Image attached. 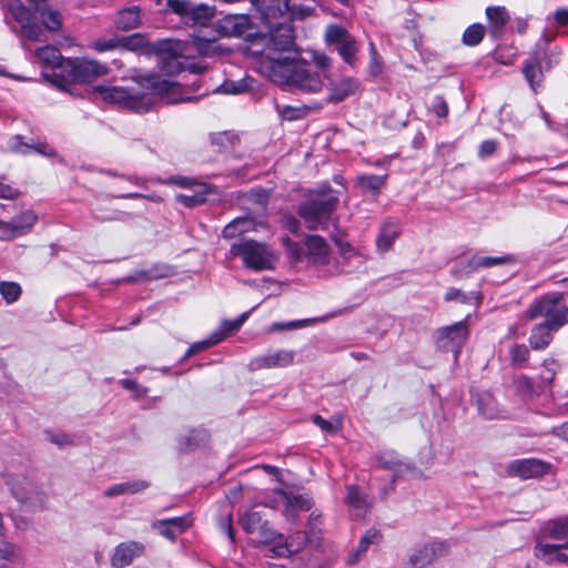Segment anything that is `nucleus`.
I'll return each instance as SVG.
<instances>
[{"instance_id": "53", "label": "nucleus", "mask_w": 568, "mask_h": 568, "mask_svg": "<svg viewBox=\"0 0 568 568\" xmlns=\"http://www.w3.org/2000/svg\"><path fill=\"white\" fill-rule=\"evenodd\" d=\"M172 274V270L168 265H156L146 271V276L151 280L163 278L170 276Z\"/></svg>"}, {"instance_id": "10", "label": "nucleus", "mask_w": 568, "mask_h": 568, "mask_svg": "<svg viewBox=\"0 0 568 568\" xmlns=\"http://www.w3.org/2000/svg\"><path fill=\"white\" fill-rule=\"evenodd\" d=\"M548 534L557 544H538L536 556L546 561H568V556L560 551L561 548H568V518L552 523Z\"/></svg>"}, {"instance_id": "38", "label": "nucleus", "mask_w": 568, "mask_h": 568, "mask_svg": "<svg viewBox=\"0 0 568 568\" xmlns=\"http://www.w3.org/2000/svg\"><path fill=\"white\" fill-rule=\"evenodd\" d=\"M485 36V27L480 23H474L466 28L463 33V43L468 47L478 45Z\"/></svg>"}, {"instance_id": "30", "label": "nucleus", "mask_w": 568, "mask_h": 568, "mask_svg": "<svg viewBox=\"0 0 568 568\" xmlns=\"http://www.w3.org/2000/svg\"><path fill=\"white\" fill-rule=\"evenodd\" d=\"M34 55L40 62H43L45 65L51 67L53 69H60L61 75L63 77V64L67 63V60L63 59L59 49L52 45L40 47L36 49Z\"/></svg>"}, {"instance_id": "20", "label": "nucleus", "mask_w": 568, "mask_h": 568, "mask_svg": "<svg viewBox=\"0 0 568 568\" xmlns=\"http://www.w3.org/2000/svg\"><path fill=\"white\" fill-rule=\"evenodd\" d=\"M295 355L291 349H277L254 357L250 366L252 369L284 368L294 363Z\"/></svg>"}, {"instance_id": "24", "label": "nucleus", "mask_w": 568, "mask_h": 568, "mask_svg": "<svg viewBox=\"0 0 568 568\" xmlns=\"http://www.w3.org/2000/svg\"><path fill=\"white\" fill-rule=\"evenodd\" d=\"M361 87L358 79L353 77H343L337 81L328 83V102L339 103L351 95H354Z\"/></svg>"}, {"instance_id": "49", "label": "nucleus", "mask_w": 568, "mask_h": 568, "mask_svg": "<svg viewBox=\"0 0 568 568\" xmlns=\"http://www.w3.org/2000/svg\"><path fill=\"white\" fill-rule=\"evenodd\" d=\"M47 437L48 439L54 444L55 446L62 448V447H65V446H69V445H72L73 444V439L70 435L65 434V433H51V432H47Z\"/></svg>"}, {"instance_id": "13", "label": "nucleus", "mask_w": 568, "mask_h": 568, "mask_svg": "<svg viewBox=\"0 0 568 568\" xmlns=\"http://www.w3.org/2000/svg\"><path fill=\"white\" fill-rule=\"evenodd\" d=\"M12 496L28 508L42 504L43 495L38 485L30 478L22 475H10L7 479Z\"/></svg>"}, {"instance_id": "29", "label": "nucleus", "mask_w": 568, "mask_h": 568, "mask_svg": "<svg viewBox=\"0 0 568 568\" xmlns=\"http://www.w3.org/2000/svg\"><path fill=\"white\" fill-rule=\"evenodd\" d=\"M477 406L479 413L486 419H505L509 417L506 410L499 408L498 403L489 393H483L478 396Z\"/></svg>"}, {"instance_id": "54", "label": "nucleus", "mask_w": 568, "mask_h": 568, "mask_svg": "<svg viewBox=\"0 0 568 568\" xmlns=\"http://www.w3.org/2000/svg\"><path fill=\"white\" fill-rule=\"evenodd\" d=\"M313 61L315 65L322 71L327 70L332 64V59L323 52H314Z\"/></svg>"}, {"instance_id": "63", "label": "nucleus", "mask_w": 568, "mask_h": 568, "mask_svg": "<svg viewBox=\"0 0 568 568\" xmlns=\"http://www.w3.org/2000/svg\"><path fill=\"white\" fill-rule=\"evenodd\" d=\"M115 215H116V212H110L109 214H106L105 212H102L101 209H95L92 212L93 219L99 222L114 221V220H116Z\"/></svg>"}, {"instance_id": "58", "label": "nucleus", "mask_w": 568, "mask_h": 568, "mask_svg": "<svg viewBox=\"0 0 568 568\" xmlns=\"http://www.w3.org/2000/svg\"><path fill=\"white\" fill-rule=\"evenodd\" d=\"M496 148H497L496 141L485 140L480 144L479 155L483 158L489 156V155L494 154V152L496 151Z\"/></svg>"}, {"instance_id": "14", "label": "nucleus", "mask_w": 568, "mask_h": 568, "mask_svg": "<svg viewBox=\"0 0 568 568\" xmlns=\"http://www.w3.org/2000/svg\"><path fill=\"white\" fill-rule=\"evenodd\" d=\"M275 493L278 496V499H268L264 501L263 505L273 509L283 505V514L288 520L295 521L298 518L300 511H307L313 506L312 499L306 495L292 494L282 489H278Z\"/></svg>"}, {"instance_id": "52", "label": "nucleus", "mask_w": 568, "mask_h": 568, "mask_svg": "<svg viewBox=\"0 0 568 568\" xmlns=\"http://www.w3.org/2000/svg\"><path fill=\"white\" fill-rule=\"evenodd\" d=\"M282 540H283V538L280 539L277 537L276 540L273 542L274 545L271 546V547H267L265 549V554H264L265 558H275V557H284V558H286V557L292 556L291 554H285V552L282 554L281 548H284L286 546L285 542L284 544L277 542V541H282Z\"/></svg>"}, {"instance_id": "59", "label": "nucleus", "mask_w": 568, "mask_h": 568, "mask_svg": "<svg viewBox=\"0 0 568 568\" xmlns=\"http://www.w3.org/2000/svg\"><path fill=\"white\" fill-rule=\"evenodd\" d=\"M313 422L315 425H317L322 430L326 433H335L337 430V428L331 422L326 420L320 415H315L313 417Z\"/></svg>"}, {"instance_id": "51", "label": "nucleus", "mask_w": 568, "mask_h": 568, "mask_svg": "<svg viewBox=\"0 0 568 568\" xmlns=\"http://www.w3.org/2000/svg\"><path fill=\"white\" fill-rule=\"evenodd\" d=\"M120 38H111L108 40H98L92 44V48L99 52H105L113 50L118 47H121L120 44Z\"/></svg>"}, {"instance_id": "4", "label": "nucleus", "mask_w": 568, "mask_h": 568, "mask_svg": "<svg viewBox=\"0 0 568 568\" xmlns=\"http://www.w3.org/2000/svg\"><path fill=\"white\" fill-rule=\"evenodd\" d=\"M94 92L105 102L138 113L146 112L152 104L151 99L140 89L139 84L131 87L98 85L94 88Z\"/></svg>"}, {"instance_id": "48", "label": "nucleus", "mask_w": 568, "mask_h": 568, "mask_svg": "<svg viewBox=\"0 0 568 568\" xmlns=\"http://www.w3.org/2000/svg\"><path fill=\"white\" fill-rule=\"evenodd\" d=\"M243 223H248L245 217H236L231 221L222 231V235L225 239H233L241 235L240 226Z\"/></svg>"}, {"instance_id": "33", "label": "nucleus", "mask_w": 568, "mask_h": 568, "mask_svg": "<svg viewBox=\"0 0 568 568\" xmlns=\"http://www.w3.org/2000/svg\"><path fill=\"white\" fill-rule=\"evenodd\" d=\"M347 495L345 497L346 504L352 507L356 516H363L367 513V510L371 507V503L367 498V496L359 491L358 487L356 486H347L346 487Z\"/></svg>"}, {"instance_id": "43", "label": "nucleus", "mask_w": 568, "mask_h": 568, "mask_svg": "<svg viewBox=\"0 0 568 568\" xmlns=\"http://www.w3.org/2000/svg\"><path fill=\"white\" fill-rule=\"evenodd\" d=\"M282 244L285 247L286 254L291 258V261L295 263L303 261V258L305 257V250L300 243L294 242L288 237H283Z\"/></svg>"}, {"instance_id": "31", "label": "nucleus", "mask_w": 568, "mask_h": 568, "mask_svg": "<svg viewBox=\"0 0 568 568\" xmlns=\"http://www.w3.org/2000/svg\"><path fill=\"white\" fill-rule=\"evenodd\" d=\"M209 194V185L205 183H194V189L186 193L179 194L178 201L186 207H194L205 203Z\"/></svg>"}, {"instance_id": "21", "label": "nucleus", "mask_w": 568, "mask_h": 568, "mask_svg": "<svg viewBox=\"0 0 568 568\" xmlns=\"http://www.w3.org/2000/svg\"><path fill=\"white\" fill-rule=\"evenodd\" d=\"M183 45L180 41L164 39L153 45V51L161 58L163 70L174 72L180 69L179 57L182 54Z\"/></svg>"}, {"instance_id": "44", "label": "nucleus", "mask_w": 568, "mask_h": 568, "mask_svg": "<svg viewBox=\"0 0 568 568\" xmlns=\"http://www.w3.org/2000/svg\"><path fill=\"white\" fill-rule=\"evenodd\" d=\"M120 44L122 48L136 51L146 47L148 42L144 36L134 33L120 38Z\"/></svg>"}, {"instance_id": "27", "label": "nucleus", "mask_w": 568, "mask_h": 568, "mask_svg": "<svg viewBox=\"0 0 568 568\" xmlns=\"http://www.w3.org/2000/svg\"><path fill=\"white\" fill-rule=\"evenodd\" d=\"M488 20V32L493 38H500L504 34L505 27L510 21V14L506 7L490 6L486 8Z\"/></svg>"}, {"instance_id": "15", "label": "nucleus", "mask_w": 568, "mask_h": 568, "mask_svg": "<svg viewBox=\"0 0 568 568\" xmlns=\"http://www.w3.org/2000/svg\"><path fill=\"white\" fill-rule=\"evenodd\" d=\"M468 337L466 321H460L437 331V346L446 352H453L455 359Z\"/></svg>"}, {"instance_id": "23", "label": "nucleus", "mask_w": 568, "mask_h": 568, "mask_svg": "<svg viewBox=\"0 0 568 568\" xmlns=\"http://www.w3.org/2000/svg\"><path fill=\"white\" fill-rule=\"evenodd\" d=\"M402 233L400 224L398 221L387 219L382 222L378 234L375 240L376 248L379 254L389 252L396 240Z\"/></svg>"}, {"instance_id": "26", "label": "nucleus", "mask_w": 568, "mask_h": 568, "mask_svg": "<svg viewBox=\"0 0 568 568\" xmlns=\"http://www.w3.org/2000/svg\"><path fill=\"white\" fill-rule=\"evenodd\" d=\"M143 551L144 546L140 542H122L114 549L111 564L115 568L126 567L133 561L134 558L141 556Z\"/></svg>"}, {"instance_id": "55", "label": "nucleus", "mask_w": 568, "mask_h": 568, "mask_svg": "<svg viewBox=\"0 0 568 568\" xmlns=\"http://www.w3.org/2000/svg\"><path fill=\"white\" fill-rule=\"evenodd\" d=\"M282 225L285 230H287L288 232H291L293 234L300 233L301 223L296 217H294L292 215H285L283 217Z\"/></svg>"}, {"instance_id": "18", "label": "nucleus", "mask_w": 568, "mask_h": 568, "mask_svg": "<svg viewBox=\"0 0 568 568\" xmlns=\"http://www.w3.org/2000/svg\"><path fill=\"white\" fill-rule=\"evenodd\" d=\"M38 217L32 211H26L10 222L0 220V240L11 241L27 234L36 224Z\"/></svg>"}, {"instance_id": "46", "label": "nucleus", "mask_w": 568, "mask_h": 568, "mask_svg": "<svg viewBox=\"0 0 568 568\" xmlns=\"http://www.w3.org/2000/svg\"><path fill=\"white\" fill-rule=\"evenodd\" d=\"M510 357H511V362L514 364L524 365L528 361L529 351H528L527 346L524 344L514 345L510 348Z\"/></svg>"}, {"instance_id": "40", "label": "nucleus", "mask_w": 568, "mask_h": 568, "mask_svg": "<svg viewBox=\"0 0 568 568\" xmlns=\"http://www.w3.org/2000/svg\"><path fill=\"white\" fill-rule=\"evenodd\" d=\"M381 535L375 529H369L361 538L357 549L354 554V558L349 560V564H355L368 549V547L375 544L379 539Z\"/></svg>"}, {"instance_id": "34", "label": "nucleus", "mask_w": 568, "mask_h": 568, "mask_svg": "<svg viewBox=\"0 0 568 568\" xmlns=\"http://www.w3.org/2000/svg\"><path fill=\"white\" fill-rule=\"evenodd\" d=\"M557 329L550 328L547 324H538L536 325L529 337V345L532 349L541 351L545 349L552 339V332Z\"/></svg>"}, {"instance_id": "8", "label": "nucleus", "mask_w": 568, "mask_h": 568, "mask_svg": "<svg viewBox=\"0 0 568 568\" xmlns=\"http://www.w3.org/2000/svg\"><path fill=\"white\" fill-rule=\"evenodd\" d=\"M324 42L327 47L334 48L344 63L351 68L356 67L361 47L345 27L337 23L328 24L324 32Z\"/></svg>"}, {"instance_id": "35", "label": "nucleus", "mask_w": 568, "mask_h": 568, "mask_svg": "<svg viewBox=\"0 0 568 568\" xmlns=\"http://www.w3.org/2000/svg\"><path fill=\"white\" fill-rule=\"evenodd\" d=\"M357 184L364 191L377 195L386 184L387 174H362L357 176Z\"/></svg>"}, {"instance_id": "2", "label": "nucleus", "mask_w": 568, "mask_h": 568, "mask_svg": "<svg viewBox=\"0 0 568 568\" xmlns=\"http://www.w3.org/2000/svg\"><path fill=\"white\" fill-rule=\"evenodd\" d=\"M251 29L247 14H226L219 19L209 36L193 34L192 43L199 54L213 57L220 54L219 38H240Z\"/></svg>"}, {"instance_id": "57", "label": "nucleus", "mask_w": 568, "mask_h": 568, "mask_svg": "<svg viewBox=\"0 0 568 568\" xmlns=\"http://www.w3.org/2000/svg\"><path fill=\"white\" fill-rule=\"evenodd\" d=\"M19 194L17 189L0 182V199L14 200Z\"/></svg>"}, {"instance_id": "9", "label": "nucleus", "mask_w": 568, "mask_h": 568, "mask_svg": "<svg viewBox=\"0 0 568 568\" xmlns=\"http://www.w3.org/2000/svg\"><path fill=\"white\" fill-rule=\"evenodd\" d=\"M297 0H261L260 11L261 18L265 26H273L285 20V16L291 13L292 17L307 16L313 7L311 4H300Z\"/></svg>"}, {"instance_id": "36", "label": "nucleus", "mask_w": 568, "mask_h": 568, "mask_svg": "<svg viewBox=\"0 0 568 568\" xmlns=\"http://www.w3.org/2000/svg\"><path fill=\"white\" fill-rule=\"evenodd\" d=\"M115 23L122 30H131L139 27L141 23L139 8L131 7L119 11Z\"/></svg>"}, {"instance_id": "25", "label": "nucleus", "mask_w": 568, "mask_h": 568, "mask_svg": "<svg viewBox=\"0 0 568 568\" xmlns=\"http://www.w3.org/2000/svg\"><path fill=\"white\" fill-rule=\"evenodd\" d=\"M329 246L326 241L318 235H307L305 237V258L316 265L328 263Z\"/></svg>"}, {"instance_id": "17", "label": "nucleus", "mask_w": 568, "mask_h": 568, "mask_svg": "<svg viewBox=\"0 0 568 568\" xmlns=\"http://www.w3.org/2000/svg\"><path fill=\"white\" fill-rule=\"evenodd\" d=\"M239 523L246 532L258 534L264 542H274L277 537L282 539V535L272 530L268 521L264 519V515L258 510H248L240 518Z\"/></svg>"}, {"instance_id": "50", "label": "nucleus", "mask_w": 568, "mask_h": 568, "mask_svg": "<svg viewBox=\"0 0 568 568\" xmlns=\"http://www.w3.org/2000/svg\"><path fill=\"white\" fill-rule=\"evenodd\" d=\"M19 555V549L16 545L10 542H0V559L13 560Z\"/></svg>"}, {"instance_id": "28", "label": "nucleus", "mask_w": 568, "mask_h": 568, "mask_svg": "<svg viewBox=\"0 0 568 568\" xmlns=\"http://www.w3.org/2000/svg\"><path fill=\"white\" fill-rule=\"evenodd\" d=\"M150 487V483L144 479H132L124 483H119L108 487L103 495L109 498L134 495L141 493Z\"/></svg>"}, {"instance_id": "11", "label": "nucleus", "mask_w": 568, "mask_h": 568, "mask_svg": "<svg viewBox=\"0 0 568 568\" xmlns=\"http://www.w3.org/2000/svg\"><path fill=\"white\" fill-rule=\"evenodd\" d=\"M108 72L105 64L90 59H68L63 64V77L72 82H91Z\"/></svg>"}, {"instance_id": "37", "label": "nucleus", "mask_w": 568, "mask_h": 568, "mask_svg": "<svg viewBox=\"0 0 568 568\" xmlns=\"http://www.w3.org/2000/svg\"><path fill=\"white\" fill-rule=\"evenodd\" d=\"M523 72L530 88L536 92L540 87L542 79V71L539 60L537 58H532L526 61L523 68Z\"/></svg>"}, {"instance_id": "6", "label": "nucleus", "mask_w": 568, "mask_h": 568, "mask_svg": "<svg viewBox=\"0 0 568 568\" xmlns=\"http://www.w3.org/2000/svg\"><path fill=\"white\" fill-rule=\"evenodd\" d=\"M230 254L241 257L243 264L254 271L272 270L275 262L274 253L266 244L248 239L234 242Z\"/></svg>"}, {"instance_id": "45", "label": "nucleus", "mask_w": 568, "mask_h": 568, "mask_svg": "<svg viewBox=\"0 0 568 568\" xmlns=\"http://www.w3.org/2000/svg\"><path fill=\"white\" fill-rule=\"evenodd\" d=\"M222 339H223V334L214 333L209 338L191 345L186 352V356H192L199 352L205 351L209 347L220 343Z\"/></svg>"}, {"instance_id": "16", "label": "nucleus", "mask_w": 568, "mask_h": 568, "mask_svg": "<svg viewBox=\"0 0 568 568\" xmlns=\"http://www.w3.org/2000/svg\"><path fill=\"white\" fill-rule=\"evenodd\" d=\"M449 551L445 541L434 540L415 549L404 568H430L433 562Z\"/></svg>"}, {"instance_id": "12", "label": "nucleus", "mask_w": 568, "mask_h": 568, "mask_svg": "<svg viewBox=\"0 0 568 568\" xmlns=\"http://www.w3.org/2000/svg\"><path fill=\"white\" fill-rule=\"evenodd\" d=\"M175 14L191 28H209L215 17V7L205 3H194L190 0H182L176 3Z\"/></svg>"}, {"instance_id": "47", "label": "nucleus", "mask_w": 568, "mask_h": 568, "mask_svg": "<svg viewBox=\"0 0 568 568\" xmlns=\"http://www.w3.org/2000/svg\"><path fill=\"white\" fill-rule=\"evenodd\" d=\"M44 31L34 22H30L21 30V37L30 41H42Z\"/></svg>"}, {"instance_id": "3", "label": "nucleus", "mask_w": 568, "mask_h": 568, "mask_svg": "<svg viewBox=\"0 0 568 568\" xmlns=\"http://www.w3.org/2000/svg\"><path fill=\"white\" fill-rule=\"evenodd\" d=\"M339 200L336 192L327 186L318 190L311 199L302 202L297 213L308 230L324 229Z\"/></svg>"}, {"instance_id": "62", "label": "nucleus", "mask_w": 568, "mask_h": 568, "mask_svg": "<svg viewBox=\"0 0 568 568\" xmlns=\"http://www.w3.org/2000/svg\"><path fill=\"white\" fill-rule=\"evenodd\" d=\"M341 257L347 261L351 257H357V252L348 243H338Z\"/></svg>"}, {"instance_id": "61", "label": "nucleus", "mask_w": 568, "mask_h": 568, "mask_svg": "<svg viewBox=\"0 0 568 568\" xmlns=\"http://www.w3.org/2000/svg\"><path fill=\"white\" fill-rule=\"evenodd\" d=\"M154 2L161 11H171L175 13L176 3H181L182 0H154Z\"/></svg>"}, {"instance_id": "5", "label": "nucleus", "mask_w": 568, "mask_h": 568, "mask_svg": "<svg viewBox=\"0 0 568 568\" xmlns=\"http://www.w3.org/2000/svg\"><path fill=\"white\" fill-rule=\"evenodd\" d=\"M33 8L31 13L19 1L10 4L9 10L12 18L19 22L21 30L32 22V18L41 20L45 29L50 31H57L61 28V14L58 10H54L48 0H28Z\"/></svg>"}, {"instance_id": "56", "label": "nucleus", "mask_w": 568, "mask_h": 568, "mask_svg": "<svg viewBox=\"0 0 568 568\" xmlns=\"http://www.w3.org/2000/svg\"><path fill=\"white\" fill-rule=\"evenodd\" d=\"M383 70V60L379 55L371 57L368 64V73L376 78L382 73Z\"/></svg>"}, {"instance_id": "60", "label": "nucleus", "mask_w": 568, "mask_h": 568, "mask_svg": "<svg viewBox=\"0 0 568 568\" xmlns=\"http://www.w3.org/2000/svg\"><path fill=\"white\" fill-rule=\"evenodd\" d=\"M322 515L320 513H316V511H313L311 515H310V518H308V532L311 535H315L316 531L318 530V526L322 524Z\"/></svg>"}, {"instance_id": "32", "label": "nucleus", "mask_w": 568, "mask_h": 568, "mask_svg": "<svg viewBox=\"0 0 568 568\" xmlns=\"http://www.w3.org/2000/svg\"><path fill=\"white\" fill-rule=\"evenodd\" d=\"M515 257L513 255H503V256H481L474 255L468 261L469 271H477L479 268H489L497 265L504 264H513L515 263Z\"/></svg>"}, {"instance_id": "7", "label": "nucleus", "mask_w": 568, "mask_h": 568, "mask_svg": "<svg viewBox=\"0 0 568 568\" xmlns=\"http://www.w3.org/2000/svg\"><path fill=\"white\" fill-rule=\"evenodd\" d=\"M561 293H548L541 298L535 301L527 310V317L535 320L546 317L544 324L552 329H559L568 322V307L560 305Z\"/></svg>"}, {"instance_id": "64", "label": "nucleus", "mask_w": 568, "mask_h": 568, "mask_svg": "<svg viewBox=\"0 0 568 568\" xmlns=\"http://www.w3.org/2000/svg\"><path fill=\"white\" fill-rule=\"evenodd\" d=\"M554 18H555V21L559 26H568V10L567 9L561 8V9L556 10Z\"/></svg>"}, {"instance_id": "39", "label": "nucleus", "mask_w": 568, "mask_h": 568, "mask_svg": "<svg viewBox=\"0 0 568 568\" xmlns=\"http://www.w3.org/2000/svg\"><path fill=\"white\" fill-rule=\"evenodd\" d=\"M445 300L446 301H456V300H458V301H460L464 304L478 305L480 303V301H481V295L478 292L464 293L460 290L450 288L445 294Z\"/></svg>"}, {"instance_id": "22", "label": "nucleus", "mask_w": 568, "mask_h": 568, "mask_svg": "<svg viewBox=\"0 0 568 568\" xmlns=\"http://www.w3.org/2000/svg\"><path fill=\"white\" fill-rule=\"evenodd\" d=\"M191 524L192 520L189 516H181L155 520L152 523V528L164 538L174 541Z\"/></svg>"}, {"instance_id": "41", "label": "nucleus", "mask_w": 568, "mask_h": 568, "mask_svg": "<svg viewBox=\"0 0 568 568\" xmlns=\"http://www.w3.org/2000/svg\"><path fill=\"white\" fill-rule=\"evenodd\" d=\"M307 541V532L296 531L285 540L286 546L284 548H281L282 554H296L306 545Z\"/></svg>"}, {"instance_id": "42", "label": "nucleus", "mask_w": 568, "mask_h": 568, "mask_svg": "<svg viewBox=\"0 0 568 568\" xmlns=\"http://www.w3.org/2000/svg\"><path fill=\"white\" fill-rule=\"evenodd\" d=\"M21 286L16 282H1L0 294L8 304H12L19 300L21 295Z\"/></svg>"}, {"instance_id": "1", "label": "nucleus", "mask_w": 568, "mask_h": 568, "mask_svg": "<svg viewBox=\"0 0 568 568\" xmlns=\"http://www.w3.org/2000/svg\"><path fill=\"white\" fill-rule=\"evenodd\" d=\"M266 57L270 61V77L274 82L285 83L306 93H317L323 88L321 75L311 65L297 58L294 47V30L290 22H274L266 26Z\"/></svg>"}, {"instance_id": "19", "label": "nucleus", "mask_w": 568, "mask_h": 568, "mask_svg": "<svg viewBox=\"0 0 568 568\" xmlns=\"http://www.w3.org/2000/svg\"><path fill=\"white\" fill-rule=\"evenodd\" d=\"M549 469L550 464L536 458L514 460L507 467L509 475L520 477L523 479L540 477L547 474Z\"/></svg>"}]
</instances>
